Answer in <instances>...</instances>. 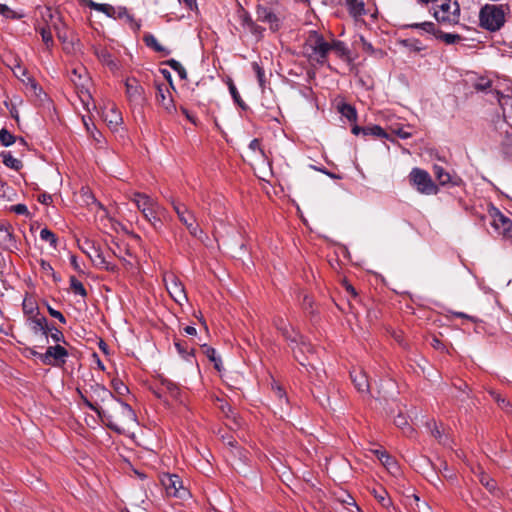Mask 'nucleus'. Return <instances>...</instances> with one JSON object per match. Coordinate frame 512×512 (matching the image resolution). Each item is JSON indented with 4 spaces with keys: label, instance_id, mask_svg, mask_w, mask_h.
I'll return each mask as SVG.
<instances>
[{
    "label": "nucleus",
    "instance_id": "f257e3e1",
    "mask_svg": "<svg viewBox=\"0 0 512 512\" xmlns=\"http://www.w3.org/2000/svg\"><path fill=\"white\" fill-rule=\"evenodd\" d=\"M98 418L112 431L123 434L125 427L136 421V414L125 402L116 398L106 409L98 411Z\"/></svg>",
    "mask_w": 512,
    "mask_h": 512
},
{
    "label": "nucleus",
    "instance_id": "f03ea898",
    "mask_svg": "<svg viewBox=\"0 0 512 512\" xmlns=\"http://www.w3.org/2000/svg\"><path fill=\"white\" fill-rule=\"evenodd\" d=\"M508 10L507 5L485 4L479 12L480 26L490 32L500 30L505 24Z\"/></svg>",
    "mask_w": 512,
    "mask_h": 512
},
{
    "label": "nucleus",
    "instance_id": "7ed1b4c3",
    "mask_svg": "<svg viewBox=\"0 0 512 512\" xmlns=\"http://www.w3.org/2000/svg\"><path fill=\"white\" fill-rule=\"evenodd\" d=\"M409 183L417 192L424 195H436L439 192L438 186L432 180L430 174L421 168H413L408 175Z\"/></svg>",
    "mask_w": 512,
    "mask_h": 512
},
{
    "label": "nucleus",
    "instance_id": "20e7f679",
    "mask_svg": "<svg viewBox=\"0 0 512 512\" xmlns=\"http://www.w3.org/2000/svg\"><path fill=\"white\" fill-rule=\"evenodd\" d=\"M307 45L311 49L309 58L319 64H324L328 53L331 51L330 43L325 41L324 37L316 31L310 32Z\"/></svg>",
    "mask_w": 512,
    "mask_h": 512
},
{
    "label": "nucleus",
    "instance_id": "39448f33",
    "mask_svg": "<svg viewBox=\"0 0 512 512\" xmlns=\"http://www.w3.org/2000/svg\"><path fill=\"white\" fill-rule=\"evenodd\" d=\"M434 17L439 23L453 25L459 22L460 7L457 1L444 0L434 8Z\"/></svg>",
    "mask_w": 512,
    "mask_h": 512
},
{
    "label": "nucleus",
    "instance_id": "423d86ee",
    "mask_svg": "<svg viewBox=\"0 0 512 512\" xmlns=\"http://www.w3.org/2000/svg\"><path fill=\"white\" fill-rule=\"evenodd\" d=\"M79 248L85 253L93 262L96 267L102 268L106 271H114L115 265L111 264L106 260L99 246L88 239L82 244H79Z\"/></svg>",
    "mask_w": 512,
    "mask_h": 512
},
{
    "label": "nucleus",
    "instance_id": "0eeeda50",
    "mask_svg": "<svg viewBox=\"0 0 512 512\" xmlns=\"http://www.w3.org/2000/svg\"><path fill=\"white\" fill-rule=\"evenodd\" d=\"M88 392L92 400L91 403L97 409L93 411L97 415L98 411L103 410V408L100 406V403H107L108 405H110L114 400H116V397L110 390H108L105 386L97 382H92L88 384Z\"/></svg>",
    "mask_w": 512,
    "mask_h": 512
},
{
    "label": "nucleus",
    "instance_id": "6e6552de",
    "mask_svg": "<svg viewBox=\"0 0 512 512\" xmlns=\"http://www.w3.org/2000/svg\"><path fill=\"white\" fill-rule=\"evenodd\" d=\"M161 483L168 496L185 499L189 496V491L183 486L182 480L176 474H164Z\"/></svg>",
    "mask_w": 512,
    "mask_h": 512
},
{
    "label": "nucleus",
    "instance_id": "1a4fd4ad",
    "mask_svg": "<svg viewBox=\"0 0 512 512\" xmlns=\"http://www.w3.org/2000/svg\"><path fill=\"white\" fill-rule=\"evenodd\" d=\"M33 355L38 356L40 361L45 365L64 364L65 358L68 356V351L61 345L50 346L45 353H37L32 350Z\"/></svg>",
    "mask_w": 512,
    "mask_h": 512
},
{
    "label": "nucleus",
    "instance_id": "9d476101",
    "mask_svg": "<svg viewBox=\"0 0 512 512\" xmlns=\"http://www.w3.org/2000/svg\"><path fill=\"white\" fill-rule=\"evenodd\" d=\"M131 200L142 212L145 219L150 218V216L158 212V203L153 198L144 193L135 192Z\"/></svg>",
    "mask_w": 512,
    "mask_h": 512
},
{
    "label": "nucleus",
    "instance_id": "9b49d317",
    "mask_svg": "<svg viewBox=\"0 0 512 512\" xmlns=\"http://www.w3.org/2000/svg\"><path fill=\"white\" fill-rule=\"evenodd\" d=\"M492 218L491 225L499 234L512 237V220L502 214L497 208L492 207L489 210Z\"/></svg>",
    "mask_w": 512,
    "mask_h": 512
},
{
    "label": "nucleus",
    "instance_id": "f8f14e48",
    "mask_svg": "<svg viewBox=\"0 0 512 512\" xmlns=\"http://www.w3.org/2000/svg\"><path fill=\"white\" fill-rule=\"evenodd\" d=\"M257 21L269 24L272 32L279 30L281 21L280 18L268 7L258 4L256 7Z\"/></svg>",
    "mask_w": 512,
    "mask_h": 512
},
{
    "label": "nucleus",
    "instance_id": "ddd939ff",
    "mask_svg": "<svg viewBox=\"0 0 512 512\" xmlns=\"http://www.w3.org/2000/svg\"><path fill=\"white\" fill-rule=\"evenodd\" d=\"M27 324L33 334H41L44 338V342L48 343L49 324L45 316H42L39 312H36V315H32L27 318Z\"/></svg>",
    "mask_w": 512,
    "mask_h": 512
},
{
    "label": "nucleus",
    "instance_id": "4468645a",
    "mask_svg": "<svg viewBox=\"0 0 512 512\" xmlns=\"http://www.w3.org/2000/svg\"><path fill=\"white\" fill-rule=\"evenodd\" d=\"M126 94L131 103L142 105L145 101L144 89L135 78L127 79Z\"/></svg>",
    "mask_w": 512,
    "mask_h": 512
},
{
    "label": "nucleus",
    "instance_id": "2eb2a0df",
    "mask_svg": "<svg viewBox=\"0 0 512 512\" xmlns=\"http://www.w3.org/2000/svg\"><path fill=\"white\" fill-rule=\"evenodd\" d=\"M433 173L441 186L447 184L459 186L462 183V179L460 177L450 175L442 166L434 165Z\"/></svg>",
    "mask_w": 512,
    "mask_h": 512
},
{
    "label": "nucleus",
    "instance_id": "dca6fc26",
    "mask_svg": "<svg viewBox=\"0 0 512 512\" xmlns=\"http://www.w3.org/2000/svg\"><path fill=\"white\" fill-rule=\"evenodd\" d=\"M103 119L112 131H116L123 121L121 113L114 104L103 111Z\"/></svg>",
    "mask_w": 512,
    "mask_h": 512
},
{
    "label": "nucleus",
    "instance_id": "f3484780",
    "mask_svg": "<svg viewBox=\"0 0 512 512\" xmlns=\"http://www.w3.org/2000/svg\"><path fill=\"white\" fill-rule=\"evenodd\" d=\"M351 380L360 393H369L370 383L366 373L362 370H353L350 372Z\"/></svg>",
    "mask_w": 512,
    "mask_h": 512
},
{
    "label": "nucleus",
    "instance_id": "a211bd4d",
    "mask_svg": "<svg viewBox=\"0 0 512 512\" xmlns=\"http://www.w3.org/2000/svg\"><path fill=\"white\" fill-rule=\"evenodd\" d=\"M157 102L168 112L173 113L176 110L175 104L169 91L162 86L157 87Z\"/></svg>",
    "mask_w": 512,
    "mask_h": 512
},
{
    "label": "nucleus",
    "instance_id": "6ab92c4d",
    "mask_svg": "<svg viewBox=\"0 0 512 512\" xmlns=\"http://www.w3.org/2000/svg\"><path fill=\"white\" fill-rule=\"evenodd\" d=\"M69 78L75 88H84V84L90 83V78L83 66L73 68L70 72Z\"/></svg>",
    "mask_w": 512,
    "mask_h": 512
},
{
    "label": "nucleus",
    "instance_id": "aec40b11",
    "mask_svg": "<svg viewBox=\"0 0 512 512\" xmlns=\"http://www.w3.org/2000/svg\"><path fill=\"white\" fill-rule=\"evenodd\" d=\"M344 2L349 15L355 20L366 15L367 11L363 0H344Z\"/></svg>",
    "mask_w": 512,
    "mask_h": 512
},
{
    "label": "nucleus",
    "instance_id": "412c9836",
    "mask_svg": "<svg viewBox=\"0 0 512 512\" xmlns=\"http://www.w3.org/2000/svg\"><path fill=\"white\" fill-rule=\"evenodd\" d=\"M167 290L172 298L178 303H180L182 299H186L184 287L174 278L171 280L170 285H167Z\"/></svg>",
    "mask_w": 512,
    "mask_h": 512
},
{
    "label": "nucleus",
    "instance_id": "4be33fe9",
    "mask_svg": "<svg viewBox=\"0 0 512 512\" xmlns=\"http://www.w3.org/2000/svg\"><path fill=\"white\" fill-rule=\"evenodd\" d=\"M173 208L179 220L186 225L188 222L194 221L196 218L194 214L183 204H174Z\"/></svg>",
    "mask_w": 512,
    "mask_h": 512
},
{
    "label": "nucleus",
    "instance_id": "5701e85b",
    "mask_svg": "<svg viewBox=\"0 0 512 512\" xmlns=\"http://www.w3.org/2000/svg\"><path fill=\"white\" fill-rule=\"evenodd\" d=\"M159 390L168 393L174 399H178L180 395V388L177 384L165 378L161 379Z\"/></svg>",
    "mask_w": 512,
    "mask_h": 512
},
{
    "label": "nucleus",
    "instance_id": "b1692460",
    "mask_svg": "<svg viewBox=\"0 0 512 512\" xmlns=\"http://www.w3.org/2000/svg\"><path fill=\"white\" fill-rule=\"evenodd\" d=\"M479 482L493 495H497L500 491L497 482L485 472H480L478 475Z\"/></svg>",
    "mask_w": 512,
    "mask_h": 512
},
{
    "label": "nucleus",
    "instance_id": "393cba45",
    "mask_svg": "<svg viewBox=\"0 0 512 512\" xmlns=\"http://www.w3.org/2000/svg\"><path fill=\"white\" fill-rule=\"evenodd\" d=\"M143 41L145 42V44L148 47L152 48L153 50H155L158 53H161L164 56H167L170 54V51L168 49H166L165 47H163L161 44H159L157 39L152 34H149V33L145 34L143 37Z\"/></svg>",
    "mask_w": 512,
    "mask_h": 512
},
{
    "label": "nucleus",
    "instance_id": "a878e982",
    "mask_svg": "<svg viewBox=\"0 0 512 512\" xmlns=\"http://www.w3.org/2000/svg\"><path fill=\"white\" fill-rule=\"evenodd\" d=\"M373 495L377 499V501L381 504L384 508H389L392 506L391 498L389 497L387 491L383 487L374 488L373 489Z\"/></svg>",
    "mask_w": 512,
    "mask_h": 512
},
{
    "label": "nucleus",
    "instance_id": "bb28decb",
    "mask_svg": "<svg viewBox=\"0 0 512 512\" xmlns=\"http://www.w3.org/2000/svg\"><path fill=\"white\" fill-rule=\"evenodd\" d=\"M373 453L387 469H398L395 460L386 451L374 450Z\"/></svg>",
    "mask_w": 512,
    "mask_h": 512
},
{
    "label": "nucleus",
    "instance_id": "cd10ccee",
    "mask_svg": "<svg viewBox=\"0 0 512 512\" xmlns=\"http://www.w3.org/2000/svg\"><path fill=\"white\" fill-rule=\"evenodd\" d=\"M338 112L347 118L350 122H355L357 120V112L356 109L347 103H341L337 106Z\"/></svg>",
    "mask_w": 512,
    "mask_h": 512
},
{
    "label": "nucleus",
    "instance_id": "c85d7f7f",
    "mask_svg": "<svg viewBox=\"0 0 512 512\" xmlns=\"http://www.w3.org/2000/svg\"><path fill=\"white\" fill-rule=\"evenodd\" d=\"M1 157L5 166L19 171L22 168V162L16 158H14L10 152H2Z\"/></svg>",
    "mask_w": 512,
    "mask_h": 512
},
{
    "label": "nucleus",
    "instance_id": "c756f323",
    "mask_svg": "<svg viewBox=\"0 0 512 512\" xmlns=\"http://www.w3.org/2000/svg\"><path fill=\"white\" fill-rule=\"evenodd\" d=\"M364 135L365 136L370 135V136H374L377 138H387L388 137L386 131L378 125L365 127Z\"/></svg>",
    "mask_w": 512,
    "mask_h": 512
},
{
    "label": "nucleus",
    "instance_id": "7c9ffc66",
    "mask_svg": "<svg viewBox=\"0 0 512 512\" xmlns=\"http://www.w3.org/2000/svg\"><path fill=\"white\" fill-rule=\"evenodd\" d=\"M70 288L75 294H78L82 297L87 296V291L85 287L79 280L76 279L75 276L70 277Z\"/></svg>",
    "mask_w": 512,
    "mask_h": 512
},
{
    "label": "nucleus",
    "instance_id": "2f4dec72",
    "mask_svg": "<svg viewBox=\"0 0 512 512\" xmlns=\"http://www.w3.org/2000/svg\"><path fill=\"white\" fill-rule=\"evenodd\" d=\"M412 28H419L427 33L433 34L436 38L439 30L436 29V25L433 22H423L411 25Z\"/></svg>",
    "mask_w": 512,
    "mask_h": 512
},
{
    "label": "nucleus",
    "instance_id": "473e14b6",
    "mask_svg": "<svg viewBox=\"0 0 512 512\" xmlns=\"http://www.w3.org/2000/svg\"><path fill=\"white\" fill-rule=\"evenodd\" d=\"M490 395L497 402L498 406L502 410H504L506 412H510L511 411V404H510V402L506 398H504L499 393L494 392V391L490 392Z\"/></svg>",
    "mask_w": 512,
    "mask_h": 512
},
{
    "label": "nucleus",
    "instance_id": "72a5a7b5",
    "mask_svg": "<svg viewBox=\"0 0 512 512\" xmlns=\"http://www.w3.org/2000/svg\"><path fill=\"white\" fill-rule=\"evenodd\" d=\"M432 435L438 440V442L444 446L450 445V439L438 426L434 423V428L431 430Z\"/></svg>",
    "mask_w": 512,
    "mask_h": 512
},
{
    "label": "nucleus",
    "instance_id": "f704fd0d",
    "mask_svg": "<svg viewBox=\"0 0 512 512\" xmlns=\"http://www.w3.org/2000/svg\"><path fill=\"white\" fill-rule=\"evenodd\" d=\"M40 238H41L43 241L49 242V243H50V245H51L53 248H56V246H57V237H56V235H55L51 230H49L48 228H43V229L40 231Z\"/></svg>",
    "mask_w": 512,
    "mask_h": 512
},
{
    "label": "nucleus",
    "instance_id": "c9c22d12",
    "mask_svg": "<svg viewBox=\"0 0 512 512\" xmlns=\"http://www.w3.org/2000/svg\"><path fill=\"white\" fill-rule=\"evenodd\" d=\"M502 153L506 158L512 160V136L506 135L501 144Z\"/></svg>",
    "mask_w": 512,
    "mask_h": 512
},
{
    "label": "nucleus",
    "instance_id": "e433bc0d",
    "mask_svg": "<svg viewBox=\"0 0 512 512\" xmlns=\"http://www.w3.org/2000/svg\"><path fill=\"white\" fill-rule=\"evenodd\" d=\"M204 354L209 358L210 361L214 362L215 368L220 371V358L216 357V350L207 345H203Z\"/></svg>",
    "mask_w": 512,
    "mask_h": 512
},
{
    "label": "nucleus",
    "instance_id": "4c0bfd02",
    "mask_svg": "<svg viewBox=\"0 0 512 512\" xmlns=\"http://www.w3.org/2000/svg\"><path fill=\"white\" fill-rule=\"evenodd\" d=\"M12 239L10 226L0 221V243H7Z\"/></svg>",
    "mask_w": 512,
    "mask_h": 512
},
{
    "label": "nucleus",
    "instance_id": "58836bf2",
    "mask_svg": "<svg viewBox=\"0 0 512 512\" xmlns=\"http://www.w3.org/2000/svg\"><path fill=\"white\" fill-rule=\"evenodd\" d=\"M437 39H441L446 44H454L459 42L462 39V37L459 34L444 33L439 31Z\"/></svg>",
    "mask_w": 512,
    "mask_h": 512
},
{
    "label": "nucleus",
    "instance_id": "ea45409f",
    "mask_svg": "<svg viewBox=\"0 0 512 512\" xmlns=\"http://www.w3.org/2000/svg\"><path fill=\"white\" fill-rule=\"evenodd\" d=\"M16 141V137L12 135L8 130L1 129L0 130V142L3 146H11Z\"/></svg>",
    "mask_w": 512,
    "mask_h": 512
},
{
    "label": "nucleus",
    "instance_id": "a19ab883",
    "mask_svg": "<svg viewBox=\"0 0 512 512\" xmlns=\"http://www.w3.org/2000/svg\"><path fill=\"white\" fill-rule=\"evenodd\" d=\"M168 66H170L174 71H176L181 79L187 78V72L185 68L175 59H170L166 62Z\"/></svg>",
    "mask_w": 512,
    "mask_h": 512
},
{
    "label": "nucleus",
    "instance_id": "79ce46f5",
    "mask_svg": "<svg viewBox=\"0 0 512 512\" xmlns=\"http://www.w3.org/2000/svg\"><path fill=\"white\" fill-rule=\"evenodd\" d=\"M331 51H335L340 57L348 56V49L346 48L345 44L338 40H333L332 43H330Z\"/></svg>",
    "mask_w": 512,
    "mask_h": 512
},
{
    "label": "nucleus",
    "instance_id": "37998d69",
    "mask_svg": "<svg viewBox=\"0 0 512 512\" xmlns=\"http://www.w3.org/2000/svg\"><path fill=\"white\" fill-rule=\"evenodd\" d=\"M49 336L56 343H59V342L66 343L62 331L60 329L54 327L53 325H49L48 337Z\"/></svg>",
    "mask_w": 512,
    "mask_h": 512
},
{
    "label": "nucleus",
    "instance_id": "c03bdc74",
    "mask_svg": "<svg viewBox=\"0 0 512 512\" xmlns=\"http://www.w3.org/2000/svg\"><path fill=\"white\" fill-rule=\"evenodd\" d=\"M228 88L235 103H237L241 108H245V103L241 99L239 92L232 80L228 82Z\"/></svg>",
    "mask_w": 512,
    "mask_h": 512
},
{
    "label": "nucleus",
    "instance_id": "a18cd8bd",
    "mask_svg": "<svg viewBox=\"0 0 512 512\" xmlns=\"http://www.w3.org/2000/svg\"><path fill=\"white\" fill-rule=\"evenodd\" d=\"M279 331L282 333L285 339L291 341L292 343H297L298 333L290 328L289 324L285 325L284 328H281Z\"/></svg>",
    "mask_w": 512,
    "mask_h": 512
},
{
    "label": "nucleus",
    "instance_id": "49530a36",
    "mask_svg": "<svg viewBox=\"0 0 512 512\" xmlns=\"http://www.w3.org/2000/svg\"><path fill=\"white\" fill-rule=\"evenodd\" d=\"M77 392L81 398V400L83 401V403L91 410H97L95 408V406H93V404L91 403L92 400L90 398V395H89V392H88V386L86 388H84L83 390L81 389H77Z\"/></svg>",
    "mask_w": 512,
    "mask_h": 512
},
{
    "label": "nucleus",
    "instance_id": "de8ad7c7",
    "mask_svg": "<svg viewBox=\"0 0 512 512\" xmlns=\"http://www.w3.org/2000/svg\"><path fill=\"white\" fill-rule=\"evenodd\" d=\"M185 226L193 237L201 238L203 230L200 228L199 224L196 223V219L192 222H188Z\"/></svg>",
    "mask_w": 512,
    "mask_h": 512
},
{
    "label": "nucleus",
    "instance_id": "09e8293b",
    "mask_svg": "<svg viewBox=\"0 0 512 512\" xmlns=\"http://www.w3.org/2000/svg\"><path fill=\"white\" fill-rule=\"evenodd\" d=\"M97 11L106 14L108 17H116V9L110 4H99Z\"/></svg>",
    "mask_w": 512,
    "mask_h": 512
},
{
    "label": "nucleus",
    "instance_id": "8fccbe9b",
    "mask_svg": "<svg viewBox=\"0 0 512 512\" xmlns=\"http://www.w3.org/2000/svg\"><path fill=\"white\" fill-rule=\"evenodd\" d=\"M39 32H40L42 40L46 44V46L47 47L52 46L53 45V38H52V34H51L50 29L42 27Z\"/></svg>",
    "mask_w": 512,
    "mask_h": 512
},
{
    "label": "nucleus",
    "instance_id": "3c124183",
    "mask_svg": "<svg viewBox=\"0 0 512 512\" xmlns=\"http://www.w3.org/2000/svg\"><path fill=\"white\" fill-rule=\"evenodd\" d=\"M272 390L275 396L282 402L288 404V398L286 397V391L278 384L272 385Z\"/></svg>",
    "mask_w": 512,
    "mask_h": 512
},
{
    "label": "nucleus",
    "instance_id": "603ef678",
    "mask_svg": "<svg viewBox=\"0 0 512 512\" xmlns=\"http://www.w3.org/2000/svg\"><path fill=\"white\" fill-rule=\"evenodd\" d=\"M453 385L461 393V395L459 396L461 401H464L465 398L469 397V394L466 392L468 385L465 382H463L462 380H458Z\"/></svg>",
    "mask_w": 512,
    "mask_h": 512
},
{
    "label": "nucleus",
    "instance_id": "864d4df0",
    "mask_svg": "<svg viewBox=\"0 0 512 512\" xmlns=\"http://www.w3.org/2000/svg\"><path fill=\"white\" fill-rule=\"evenodd\" d=\"M84 88H76L77 93L79 95L80 100L86 104L87 101L91 98L90 92H89V84H84Z\"/></svg>",
    "mask_w": 512,
    "mask_h": 512
},
{
    "label": "nucleus",
    "instance_id": "5fc2aeb1",
    "mask_svg": "<svg viewBox=\"0 0 512 512\" xmlns=\"http://www.w3.org/2000/svg\"><path fill=\"white\" fill-rule=\"evenodd\" d=\"M23 311L27 318L29 316L36 315V312H39L38 308L35 307L32 302H28L27 300H24L23 302Z\"/></svg>",
    "mask_w": 512,
    "mask_h": 512
},
{
    "label": "nucleus",
    "instance_id": "6e6d98bb",
    "mask_svg": "<svg viewBox=\"0 0 512 512\" xmlns=\"http://www.w3.org/2000/svg\"><path fill=\"white\" fill-rule=\"evenodd\" d=\"M252 67H253V70L256 73L259 85L263 88L264 87V76H265L263 68L260 67L259 64L256 63V62H254L252 64Z\"/></svg>",
    "mask_w": 512,
    "mask_h": 512
},
{
    "label": "nucleus",
    "instance_id": "4d7b16f0",
    "mask_svg": "<svg viewBox=\"0 0 512 512\" xmlns=\"http://www.w3.org/2000/svg\"><path fill=\"white\" fill-rule=\"evenodd\" d=\"M258 39L262 38L264 28L258 25L255 21L247 28Z\"/></svg>",
    "mask_w": 512,
    "mask_h": 512
},
{
    "label": "nucleus",
    "instance_id": "13d9d810",
    "mask_svg": "<svg viewBox=\"0 0 512 512\" xmlns=\"http://www.w3.org/2000/svg\"><path fill=\"white\" fill-rule=\"evenodd\" d=\"M492 83L487 79H480L477 83H475V89L478 91H487L490 89Z\"/></svg>",
    "mask_w": 512,
    "mask_h": 512
},
{
    "label": "nucleus",
    "instance_id": "bf43d9fd",
    "mask_svg": "<svg viewBox=\"0 0 512 512\" xmlns=\"http://www.w3.org/2000/svg\"><path fill=\"white\" fill-rule=\"evenodd\" d=\"M394 423L397 427L401 428L402 430H405V428L407 429H411L408 425V422L406 420V418L399 414L395 419H394Z\"/></svg>",
    "mask_w": 512,
    "mask_h": 512
},
{
    "label": "nucleus",
    "instance_id": "052dcab7",
    "mask_svg": "<svg viewBox=\"0 0 512 512\" xmlns=\"http://www.w3.org/2000/svg\"><path fill=\"white\" fill-rule=\"evenodd\" d=\"M47 310L49 312V314L58 319L61 323L65 324L66 323V318L64 317V315L58 311V310H55L53 309L51 306L47 305Z\"/></svg>",
    "mask_w": 512,
    "mask_h": 512
},
{
    "label": "nucleus",
    "instance_id": "680f3d73",
    "mask_svg": "<svg viewBox=\"0 0 512 512\" xmlns=\"http://www.w3.org/2000/svg\"><path fill=\"white\" fill-rule=\"evenodd\" d=\"M240 21L241 25L246 29L254 22L249 13L246 11H243V13L240 15Z\"/></svg>",
    "mask_w": 512,
    "mask_h": 512
},
{
    "label": "nucleus",
    "instance_id": "e2e57ef3",
    "mask_svg": "<svg viewBox=\"0 0 512 512\" xmlns=\"http://www.w3.org/2000/svg\"><path fill=\"white\" fill-rule=\"evenodd\" d=\"M146 220L151 223L155 230H159L162 226V222L157 216V213H154L152 216H150V218H147Z\"/></svg>",
    "mask_w": 512,
    "mask_h": 512
},
{
    "label": "nucleus",
    "instance_id": "0e129e2a",
    "mask_svg": "<svg viewBox=\"0 0 512 512\" xmlns=\"http://www.w3.org/2000/svg\"><path fill=\"white\" fill-rule=\"evenodd\" d=\"M11 210L20 215L28 214V209L24 204H17L11 207Z\"/></svg>",
    "mask_w": 512,
    "mask_h": 512
},
{
    "label": "nucleus",
    "instance_id": "69168bd1",
    "mask_svg": "<svg viewBox=\"0 0 512 512\" xmlns=\"http://www.w3.org/2000/svg\"><path fill=\"white\" fill-rule=\"evenodd\" d=\"M7 190H8L7 185L0 178V199H8V200H10V197H9V195L7 193Z\"/></svg>",
    "mask_w": 512,
    "mask_h": 512
},
{
    "label": "nucleus",
    "instance_id": "338daca9",
    "mask_svg": "<svg viewBox=\"0 0 512 512\" xmlns=\"http://www.w3.org/2000/svg\"><path fill=\"white\" fill-rule=\"evenodd\" d=\"M392 131H393V133H395L396 135H398L402 139H407V138L411 137V133L405 131L402 127L395 128Z\"/></svg>",
    "mask_w": 512,
    "mask_h": 512
},
{
    "label": "nucleus",
    "instance_id": "774afa93",
    "mask_svg": "<svg viewBox=\"0 0 512 512\" xmlns=\"http://www.w3.org/2000/svg\"><path fill=\"white\" fill-rule=\"evenodd\" d=\"M175 347L181 355L185 356L186 354H189L185 342L177 341L175 342Z\"/></svg>",
    "mask_w": 512,
    "mask_h": 512
}]
</instances>
